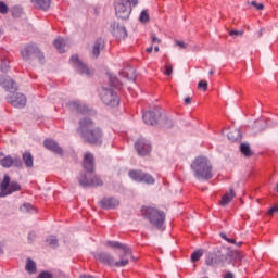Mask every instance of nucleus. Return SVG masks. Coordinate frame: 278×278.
Here are the masks:
<instances>
[{"label":"nucleus","mask_w":278,"mask_h":278,"mask_svg":"<svg viewBox=\"0 0 278 278\" xmlns=\"http://www.w3.org/2000/svg\"><path fill=\"white\" fill-rule=\"evenodd\" d=\"M224 278H236V276L233 275V273L227 271V273L224 275Z\"/></svg>","instance_id":"obj_50"},{"label":"nucleus","mask_w":278,"mask_h":278,"mask_svg":"<svg viewBox=\"0 0 278 278\" xmlns=\"http://www.w3.org/2000/svg\"><path fill=\"white\" fill-rule=\"evenodd\" d=\"M162 117V113L160 112V110L154 109L152 111H147L146 113H143V123L146 125H157V121H160V118Z\"/></svg>","instance_id":"obj_13"},{"label":"nucleus","mask_w":278,"mask_h":278,"mask_svg":"<svg viewBox=\"0 0 278 278\" xmlns=\"http://www.w3.org/2000/svg\"><path fill=\"white\" fill-rule=\"evenodd\" d=\"M100 205L104 210H116V207H118V205H121V202L115 198H103L100 201Z\"/></svg>","instance_id":"obj_19"},{"label":"nucleus","mask_w":278,"mask_h":278,"mask_svg":"<svg viewBox=\"0 0 278 278\" xmlns=\"http://www.w3.org/2000/svg\"><path fill=\"white\" fill-rule=\"evenodd\" d=\"M78 181L84 188L103 186V180H101V177L94 175V173H91V175L80 174Z\"/></svg>","instance_id":"obj_10"},{"label":"nucleus","mask_w":278,"mask_h":278,"mask_svg":"<svg viewBox=\"0 0 278 278\" xmlns=\"http://www.w3.org/2000/svg\"><path fill=\"white\" fill-rule=\"evenodd\" d=\"M80 278H94V277H92L90 275H83V276H80Z\"/></svg>","instance_id":"obj_54"},{"label":"nucleus","mask_w":278,"mask_h":278,"mask_svg":"<svg viewBox=\"0 0 278 278\" xmlns=\"http://www.w3.org/2000/svg\"><path fill=\"white\" fill-rule=\"evenodd\" d=\"M105 49V40L103 38L96 39L92 50H91V58H99L101 55V52Z\"/></svg>","instance_id":"obj_17"},{"label":"nucleus","mask_w":278,"mask_h":278,"mask_svg":"<svg viewBox=\"0 0 278 278\" xmlns=\"http://www.w3.org/2000/svg\"><path fill=\"white\" fill-rule=\"evenodd\" d=\"M21 212H29L30 214H34L36 213V207L34 205H31L30 203H24L22 206H21Z\"/></svg>","instance_id":"obj_33"},{"label":"nucleus","mask_w":278,"mask_h":278,"mask_svg":"<svg viewBox=\"0 0 278 278\" xmlns=\"http://www.w3.org/2000/svg\"><path fill=\"white\" fill-rule=\"evenodd\" d=\"M242 256L238 251L215 250L206 254L205 264L212 266V268H218V266H225V264H232L233 262H240Z\"/></svg>","instance_id":"obj_2"},{"label":"nucleus","mask_w":278,"mask_h":278,"mask_svg":"<svg viewBox=\"0 0 278 278\" xmlns=\"http://www.w3.org/2000/svg\"><path fill=\"white\" fill-rule=\"evenodd\" d=\"M141 214L143 218H147L153 227L160 229L161 231L164 230V223L166 220V214L155 207L151 206H143L141 208Z\"/></svg>","instance_id":"obj_4"},{"label":"nucleus","mask_w":278,"mask_h":278,"mask_svg":"<svg viewBox=\"0 0 278 278\" xmlns=\"http://www.w3.org/2000/svg\"><path fill=\"white\" fill-rule=\"evenodd\" d=\"M21 190V185L16 181L10 182V176L4 175V178L0 186V197H8L12 192H18Z\"/></svg>","instance_id":"obj_9"},{"label":"nucleus","mask_w":278,"mask_h":278,"mask_svg":"<svg viewBox=\"0 0 278 278\" xmlns=\"http://www.w3.org/2000/svg\"><path fill=\"white\" fill-rule=\"evenodd\" d=\"M54 47L55 49L59 51V53H64V49L66 47V41H64V39L62 38H56L54 40Z\"/></svg>","instance_id":"obj_30"},{"label":"nucleus","mask_w":278,"mask_h":278,"mask_svg":"<svg viewBox=\"0 0 278 278\" xmlns=\"http://www.w3.org/2000/svg\"><path fill=\"white\" fill-rule=\"evenodd\" d=\"M38 278H53V275H51L49 271H43L39 274Z\"/></svg>","instance_id":"obj_43"},{"label":"nucleus","mask_w":278,"mask_h":278,"mask_svg":"<svg viewBox=\"0 0 278 278\" xmlns=\"http://www.w3.org/2000/svg\"><path fill=\"white\" fill-rule=\"evenodd\" d=\"M264 129H266V125L264 127L261 128V131H264Z\"/></svg>","instance_id":"obj_58"},{"label":"nucleus","mask_w":278,"mask_h":278,"mask_svg":"<svg viewBox=\"0 0 278 278\" xmlns=\"http://www.w3.org/2000/svg\"><path fill=\"white\" fill-rule=\"evenodd\" d=\"M277 212H278V205H275L271 208H269L268 215L273 216V214H277Z\"/></svg>","instance_id":"obj_46"},{"label":"nucleus","mask_w":278,"mask_h":278,"mask_svg":"<svg viewBox=\"0 0 278 278\" xmlns=\"http://www.w3.org/2000/svg\"><path fill=\"white\" fill-rule=\"evenodd\" d=\"M256 10H264V4L257 3V1H252L251 3Z\"/></svg>","instance_id":"obj_44"},{"label":"nucleus","mask_w":278,"mask_h":278,"mask_svg":"<svg viewBox=\"0 0 278 278\" xmlns=\"http://www.w3.org/2000/svg\"><path fill=\"white\" fill-rule=\"evenodd\" d=\"M240 152L242 155H244V157L253 156V150H251V146L249 143H241Z\"/></svg>","instance_id":"obj_26"},{"label":"nucleus","mask_w":278,"mask_h":278,"mask_svg":"<svg viewBox=\"0 0 278 278\" xmlns=\"http://www.w3.org/2000/svg\"><path fill=\"white\" fill-rule=\"evenodd\" d=\"M99 94L102 103L109 108H117V105L121 103L118 93H116L114 89L102 87L99 91Z\"/></svg>","instance_id":"obj_6"},{"label":"nucleus","mask_w":278,"mask_h":278,"mask_svg":"<svg viewBox=\"0 0 278 278\" xmlns=\"http://www.w3.org/2000/svg\"><path fill=\"white\" fill-rule=\"evenodd\" d=\"M154 51H155V53H157V52L160 51V47H159V46H155V47H154Z\"/></svg>","instance_id":"obj_55"},{"label":"nucleus","mask_w":278,"mask_h":278,"mask_svg":"<svg viewBox=\"0 0 278 278\" xmlns=\"http://www.w3.org/2000/svg\"><path fill=\"white\" fill-rule=\"evenodd\" d=\"M23 162L27 168H31L34 166V156L29 152H25L23 154Z\"/></svg>","instance_id":"obj_27"},{"label":"nucleus","mask_w":278,"mask_h":278,"mask_svg":"<svg viewBox=\"0 0 278 278\" xmlns=\"http://www.w3.org/2000/svg\"><path fill=\"white\" fill-rule=\"evenodd\" d=\"M176 47H179L180 49H188V43L184 41L176 40Z\"/></svg>","instance_id":"obj_40"},{"label":"nucleus","mask_w":278,"mask_h":278,"mask_svg":"<svg viewBox=\"0 0 278 278\" xmlns=\"http://www.w3.org/2000/svg\"><path fill=\"white\" fill-rule=\"evenodd\" d=\"M109 81L110 85L113 86V88H121V81L118 80V78H116V76H109Z\"/></svg>","instance_id":"obj_34"},{"label":"nucleus","mask_w":278,"mask_h":278,"mask_svg":"<svg viewBox=\"0 0 278 278\" xmlns=\"http://www.w3.org/2000/svg\"><path fill=\"white\" fill-rule=\"evenodd\" d=\"M2 87L7 89L9 92H14V90H17V86L12 78H5L2 83Z\"/></svg>","instance_id":"obj_24"},{"label":"nucleus","mask_w":278,"mask_h":278,"mask_svg":"<svg viewBox=\"0 0 278 278\" xmlns=\"http://www.w3.org/2000/svg\"><path fill=\"white\" fill-rule=\"evenodd\" d=\"M203 256V250H198L191 254V262H199Z\"/></svg>","instance_id":"obj_36"},{"label":"nucleus","mask_w":278,"mask_h":278,"mask_svg":"<svg viewBox=\"0 0 278 278\" xmlns=\"http://www.w3.org/2000/svg\"><path fill=\"white\" fill-rule=\"evenodd\" d=\"M111 31L113 36H115L119 40H125V38H127V28L116 22L111 24Z\"/></svg>","instance_id":"obj_16"},{"label":"nucleus","mask_w":278,"mask_h":278,"mask_svg":"<svg viewBox=\"0 0 278 278\" xmlns=\"http://www.w3.org/2000/svg\"><path fill=\"white\" fill-rule=\"evenodd\" d=\"M72 66L79 75H85L86 77H92L94 75V70L87 66L77 54L72 55Z\"/></svg>","instance_id":"obj_8"},{"label":"nucleus","mask_w":278,"mask_h":278,"mask_svg":"<svg viewBox=\"0 0 278 278\" xmlns=\"http://www.w3.org/2000/svg\"><path fill=\"white\" fill-rule=\"evenodd\" d=\"M47 244L51 247L52 249H55L58 247V239L54 236H50L46 239Z\"/></svg>","instance_id":"obj_35"},{"label":"nucleus","mask_w":278,"mask_h":278,"mask_svg":"<svg viewBox=\"0 0 278 278\" xmlns=\"http://www.w3.org/2000/svg\"><path fill=\"white\" fill-rule=\"evenodd\" d=\"M208 75H214V71L211 70V71L208 72Z\"/></svg>","instance_id":"obj_57"},{"label":"nucleus","mask_w":278,"mask_h":278,"mask_svg":"<svg viewBox=\"0 0 278 278\" xmlns=\"http://www.w3.org/2000/svg\"><path fill=\"white\" fill-rule=\"evenodd\" d=\"M35 7L39 10H49L51 7V0H31Z\"/></svg>","instance_id":"obj_25"},{"label":"nucleus","mask_w":278,"mask_h":278,"mask_svg":"<svg viewBox=\"0 0 278 278\" xmlns=\"http://www.w3.org/2000/svg\"><path fill=\"white\" fill-rule=\"evenodd\" d=\"M106 247H110L111 249H122L124 254H119V255H123L124 258L127 257V255H131L132 254L131 248H129V247H127L125 244H122L118 241H108L106 242Z\"/></svg>","instance_id":"obj_18"},{"label":"nucleus","mask_w":278,"mask_h":278,"mask_svg":"<svg viewBox=\"0 0 278 278\" xmlns=\"http://www.w3.org/2000/svg\"><path fill=\"white\" fill-rule=\"evenodd\" d=\"M140 23H149V11L143 10L139 16Z\"/></svg>","instance_id":"obj_37"},{"label":"nucleus","mask_w":278,"mask_h":278,"mask_svg":"<svg viewBox=\"0 0 278 278\" xmlns=\"http://www.w3.org/2000/svg\"><path fill=\"white\" fill-rule=\"evenodd\" d=\"M11 105H13V108H25V105H27V98L23 93H16L11 99Z\"/></svg>","instance_id":"obj_20"},{"label":"nucleus","mask_w":278,"mask_h":278,"mask_svg":"<svg viewBox=\"0 0 278 278\" xmlns=\"http://www.w3.org/2000/svg\"><path fill=\"white\" fill-rule=\"evenodd\" d=\"M78 131H80L83 140L88 144H93L94 147L103 144V130L94 125L91 118L85 117L80 119Z\"/></svg>","instance_id":"obj_1"},{"label":"nucleus","mask_w":278,"mask_h":278,"mask_svg":"<svg viewBox=\"0 0 278 278\" xmlns=\"http://www.w3.org/2000/svg\"><path fill=\"white\" fill-rule=\"evenodd\" d=\"M43 147H46V149H48V151H52V153L62 155L61 147L53 139H46L43 142Z\"/></svg>","instance_id":"obj_21"},{"label":"nucleus","mask_w":278,"mask_h":278,"mask_svg":"<svg viewBox=\"0 0 278 278\" xmlns=\"http://www.w3.org/2000/svg\"><path fill=\"white\" fill-rule=\"evenodd\" d=\"M147 53H153V46H151V47H149V48H147Z\"/></svg>","instance_id":"obj_53"},{"label":"nucleus","mask_w":278,"mask_h":278,"mask_svg":"<svg viewBox=\"0 0 278 278\" xmlns=\"http://www.w3.org/2000/svg\"><path fill=\"white\" fill-rule=\"evenodd\" d=\"M135 149L138 155L144 156L151 153V143L144 139H138L135 142Z\"/></svg>","instance_id":"obj_14"},{"label":"nucleus","mask_w":278,"mask_h":278,"mask_svg":"<svg viewBox=\"0 0 278 278\" xmlns=\"http://www.w3.org/2000/svg\"><path fill=\"white\" fill-rule=\"evenodd\" d=\"M235 197H236V191H233V189H229V191L222 197V200L219 201V205H222L223 207H225V205H229V203L233 201Z\"/></svg>","instance_id":"obj_23"},{"label":"nucleus","mask_w":278,"mask_h":278,"mask_svg":"<svg viewBox=\"0 0 278 278\" xmlns=\"http://www.w3.org/2000/svg\"><path fill=\"white\" fill-rule=\"evenodd\" d=\"M99 262L102 264H106V266H115L116 268H121L123 266H127L129 264V260L124 258L123 255H119V261H115L114 256L108 252H101L96 255Z\"/></svg>","instance_id":"obj_7"},{"label":"nucleus","mask_w":278,"mask_h":278,"mask_svg":"<svg viewBox=\"0 0 278 278\" xmlns=\"http://www.w3.org/2000/svg\"><path fill=\"white\" fill-rule=\"evenodd\" d=\"M165 75H173V65H165Z\"/></svg>","instance_id":"obj_45"},{"label":"nucleus","mask_w":278,"mask_h":278,"mask_svg":"<svg viewBox=\"0 0 278 278\" xmlns=\"http://www.w3.org/2000/svg\"><path fill=\"white\" fill-rule=\"evenodd\" d=\"M229 36H244V30H230Z\"/></svg>","instance_id":"obj_38"},{"label":"nucleus","mask_w":278,"mask_h":278,"mask_svg":"<svg viewBox=\"0 0 278 278\" xmlns=\"http://www.w3.org/2000/svg\"><path fill=\"white\" fill-rule=\"evenodd\" d=\"M165 127H173V121L165 118Z\"/></svg>","instance_id":"obj_49"},{"label":"nucleus","mask_w":278,"mask_h":278,"mask_svg":"<svg viewBox=\"0 0 278 278\" xmlns=\"http://www.w3.org/2000/svg\"><path fill=\"white\" fill-rule=\"evenodd\" d=\"M191 170L197 179L207 181L214 177L212 162L205 156H198L191 163Z\"/></svg>","instance_id":"obj_3"},{"label":"nucleus","mask_w":278,"mask_h":278,"mask_svg":"<svg viewBox=\"0 0 278 278\" xmlns=\"http://www.w3.org/2000/svg\"><path fill=\"white\" fill-rule=\"evenodd\" d=\"M198 88H202V90L205 92V90H207V81H199L198 83Z\"/></svg>","instance_id":"obj_41"},{"label":"nucleus","mask_w":278,"mask_h":278,"mask_svg":"<svg viewBox=\"0 0 278 278\" xmlns=\"http://www.w3.org/2000/svg\"><path fill=\"white\" fill-rule=\"evenodd\" d=\"M23 60H29L31 55H35V58H38V60H43L45 55H42V52L36 47L35 45L26 46L21 51Z\"/></svg>","instance_id":"obj_11"},{"label":"nucleus","mask_w":278,"mask_h":278,"mask_svg":"<svg viewBox=\"0 0 278 278\" xmlns=\"http://www.w3.org/2000/svg\"><path fill=\"white\" fill-rule=\"evenodd\" d=\"M72 110H76V112H80L81 114H86L88 112V108L79 104L78 102H72Z\"/></svg>","instance_id":"obj_31"},{"label":"nucleus","mask_w":278,"mask_h":278,"mask_svg":"<svg viewBox=\"0 0 278 278\" xmlns=\"http://www.w3.org/2000/svg\"><path fill=\"white\" fill-rule=\"evenodd\" d=\"M121 75L122 77H125L126 79H128V81H136V70L131 66L125 67L121 72Z\"/></svg>","instance_id":"obj_22"},{"label":"nucleus","mask_w":278,"mask_h":278,"mask_svg":"<svg viewBox=\"0 0 278 278\" xmlns=\"http://www.w3.org/2000/svg\"><path fill=\"white\" fill-rule=\"evenodd\" d=\"M0 157H3V153L0 152ZM14 164V160H12V156H5L0 160V165L3 166V168H10Z\"/></svg>","instance_id":"obj_28"},{"label":"nucleus","mask_w":278,"mask_h":278,"mask_svg":"<svg viewBox=\"0 0 278 278\" xmlns=\"http://www.w3.org/2000/svg\"><path fill=\"white\" fill-rule=\"evenodd\" d=\"M220 238H223V240H226V242L227 240H229V238H227V235H225L224 232L220 233Z\"/></svg>","instance_id":"obj_52"},{"label":"nucleus","mask_w":278,"mask_h":278,"mask_svg":"<svg viewBox=\"0 0 278 278\" xmlns=\"http://www.w3.org/2000/svg\"><path fill=\"white\" fill-rule=\"evenodd\" d=\"M151 40H152V45H160V42H162V39L157 38V36H155V34L151 35Z\"/></svg>","instance_id":"obj_39"},{"label":"nucleus","mask_w":278,"mask_h":278,"mask_svg":"<svg viewBox=\"0 0 278 278\" xmlns=\"http://www.w3.org/2000/svg\"><path fill=\"white\" fill-rule=\"evenodd\" d=\"M184 103H185L186 105H190V103H192V97H187V98H185V99H184Z\"/></svg>","instance_id":"obj_48"},{"label":"nucleus","mask_w":278,"mask_h":278,"mask_svg":"<svg viewBox=\"0 0 278 278\" xmlns=\"http://www.w3.org/2000/svg\"><path fill=\"white\" fill-rule=\"evenodd\" d=\"M26 270L30 275L36 273V262H34L31 258H27L26 261Z\"/></svg>","instance_id":"obj_32"},{"label":"nucleus","mask_w":278,"mask_h":278,"mask_svg":"<svg viewBox=\"0 0 278 278\" xmlns=\"http://www.w3.org/2000/svg\"><path fill=\"white\" fill-rule=\"evenodd\" d=\"M129 177L134 181H138V182L143 181V184H155V179L153 178V176H151L149 174H144L141 170H130Z\"/></svg>","instance_id":"obj_12"},{"label":"nucleus","mask_w":278,"mask_h":278,"mask_svg":"<svg viewBox=\"0 0 278 278\" xmlns=\"http://www.w3.org/2000/svg\"><path fill=\"white\" fill-rule=\"evenodd\" d=\"M228 140L231 142H236L238 140H242V132L238 129H233L228 134Z\"/></svg>","instance_id":"obj_29"},{"label":"nucleus","mask_w":278,"mask_h":278,"mask_svg":"<svg viewBox=\"0 0 278 278\" xmlns=\"http://www.w3.org/2000/svg\"><path fill=\"white\" fill-rule=\"evenodd\" d=\"M264 31H265V29L264 28H261L260 30H258V38H262V36L264 35Z\"/></svg>","instance_id":"obj_51"},{"label":"nucleus","mask_w":278,"mask_h":278,"mask_svg":"<svg viewBox=\"0 0 278 278\" xmlns=\"http://www.w3.org/2000/svg\"><path fill=\"white\" fill-rule=\"evenodd\" d=\"M194 51H201V47L195 46V47H194Z\"/></svg>","instance_id":"obj_56"},{"label":"nucleus","mask_w":278,"mask_h":278,"mask_svg":"<svg viewBox=\"0 0 278 278\" xmlns=\"http://www.w3.org/2000/svg\"><path fill=\"white\" fill-rule=\"evenodd\" d=\"M227 242H229L230 244H237V247H242V242L237 243L236 240L230 238L227 239Z\"/></svg>","instance_id":"obj_47"},{"label":"nucleus","mask_w":278,"mask_h":278,"mask_svg":"<svg viewBox=\"0 0 278 278\" xmlns=\"http://www.w3.org/2000/svg\"><path fill=\"white\" fill-rule=\"evenodd\" d=\"M8 12V5L3 2H0V13L5 14Z\"/></svg>","instance_id":"obj_42"},{"label":"nucleus","mask_w":278,"mask_h":278,"mask_svg":"<svg viewBox=\"0 0 278 278\" xmlns=\"http://www.w3.org/2000/svg\"><path fill=\"white\" fill-rule=\"evenodd\" d=\"M83 167L86 169L83 174L92 175V173H94V154L90 152L85 153Z\"/></svg>","instance_id":"obj_15"},{"label":"nucleus","mask_w":278,"mask_h":278,"mask_svg":"<svg viewBox=\"0 0 278 278\" xmlns=\"http://www.w3.org/2000/svg\"><path fill=\"white\" fill-rule=\"evenodd\" d=\"M131 5H138V0H117L115 3V14L117 18L127 21L131 14Z\"/></svg>","instance_id":"obj_5"}]
</instances>
